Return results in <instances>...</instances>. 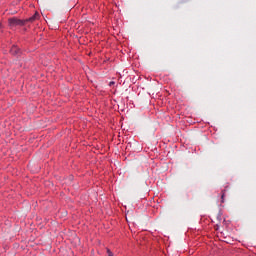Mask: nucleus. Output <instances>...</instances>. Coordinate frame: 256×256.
<instances>
[{
    "mask_svg": "<svg viewBox=\"0 0 256 256\" xmlns=\"http://www.w3.org/2000/svg\"><path fill=\"white\" fill-rule=\"evenodd\" d=\"M107 254H108V256H113V252H111L110 249H107Z\"/></svg>",
    "mask_w": 256,
    "mask_h": 256,
    "instance_id": "nucleus-7",
    "label": "nucleus"
},
{
    "mask_svg": "<svg viewBox=\"0 0 256 256\" xmlns=\"http://www.w3.org/2000/svg\"><path fill=\"white\" fill-rule=\"evenodd\" d=\"M24 21H25V23H27V22L33 23V21H37V20H36V18H34V16H31L29 19H26Z\"/></svg>",
    "mask_w": 256,
    "mask_h": 256,
    "instance_id": "nucleus-3",
    "label": "nucleus"
},
{
    "mask_svg": "<svg viewBox=\"0 0 256 256\" xmlns=\"http://www.w3.org/2000/svg\"><path fill=\"white\" fill-rule=\"evenodd\" d=\"M8 25L9 27H23V25H25V20L12 17L8 20Z\"/></svg>",
    "mask_w": 256,
    "mask_h": 256,
    "instance_id": "nucleus-1",
    "label": "nucleus"
},
{
    "mask_svg": "<svg viewBox=\"0 0 256 256\" xmlns=\"http://www.w3.org/2000/svg\"><path fill=\"white\" fill-rule=\"evenodd\" d=\"M0 29H3V24L0 22Z\"/></svg>",
    "mask_w": 256,
    "mask_h": 256,
    "instance_id": "nucleus-8",
    "label": "nucleus"
},
{
    "mask_svg": "<svg viewBox=\"0 0 256 256\" xmlns=\"http://www.w3.org/2000/svg\"><path fill=\"white\" fill-rule=\"evenodd\" d=\"M110 85H113V82H110Z\"/></svg>",
    "mask_w": 256,
    "mask_h": 256,
    "instance_id": "nucleus-9",
    "label": "nucleus"
},
{
    "mask_svg": "<svg viewBox=\"0 0 256 256\" xmlns=\"http://www.w3.org/2000/svg\"><path fill=\"white\" fill-rule=\"evenodd\" d=\"M19 48L17 47V46H13L11 49H10V53L12 54V55H18V53H19Z\"/></svg>",
    "mask_w": 256,
    "mask_h": 256,
    "instance_id": "nucleus-2",
    "label": "nucleus"
},
{
    "mask_svg": "<svg viewBox=\"0 0 256 256\" xmlns=\"http://www.w3.org/2000/svg\"><path fill=\"white\" fill-rule=\"evenodd\" d=\"M34 19H39V13L38 12H36L33 16H32Z\"/></svg>",
    "mask_w": 256,
    "mask_h": 256,
    "instance_id": "nucleus-5",
    "label": "nucleus"
},
{
    "mask_svg": "<svg viewBox=\"0 0 256 256\" xmlns=\"http://www.w3.org/2000/svg\"><path fill=\"white\" fill-rule=\"evenodd\" d=\"M34 19H39V13L38 12H36L33 16H32Z\"/></svg>",
    "mask_w": 256,
    "mask_h": 256,
    "instance_id": "nucleus-6",
    "label": "nucleus"
},
{
    "mask_svg": "<svg viewBox=\"0 0 256 256\" xmlns=\"http://www.w3.org/2000/svg\"><path fill=\"white\" fill-rule=\"evenodd\" d=\"M221 203H225V190L222 191Z\"/></svg>",
    "mask_w": 256,
    "mask_h": 256,
    "instance_id": "nucleus-4",
    "label": "nucleus"
}]
</instances>
